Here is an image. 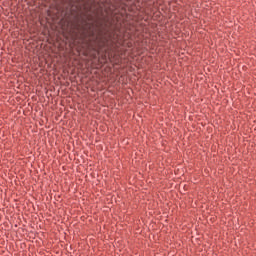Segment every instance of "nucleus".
Returning <instances> with one entry per match:
<instances>
[{"instance_id": "nucleus-1", "label": "nucleus", "mask_w": 256, "mask_h": 256, "mask_svg": "<svg viewBox=\"0 0 256 256\" xmlns=\"http://www.w3.org/2000/svg\"><path fill=\"white\" fill-rule=\"evenodd\" d=\"M93 7L95 2L86 3L83 11L71 8L70 35L85 57L97 59L101 65L108 61L117 65L121 48L133 47L129 39L136 31L135 22L123 0H102Z\"/></svg>"}]
</instances>
